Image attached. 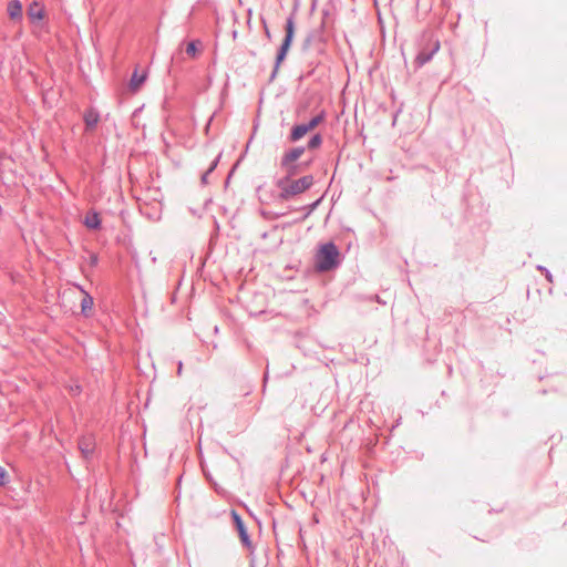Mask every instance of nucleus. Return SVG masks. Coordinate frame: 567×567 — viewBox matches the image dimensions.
Instances as JSON below:
<instances>
[{"instance_id": "obj_1", "label": "nucleus", "mask_w": 567, "mask_h": 567, "mask_svg": "<svg viewBox=\"0 0 567 567\" xmlns=\"http://www.w3.org/2000/svg\"><path fill=\"white\" fill-rule=\"evenodd\" d=\"M313 185V176L305 175L298 179H289V177H281L277 181L276 186L279 188V198L289 200L293 196L302 194Z\"/></svg>"}, {"instance_id": "obj_2", "label": "nucleus", "mask_w": 567, "mask_h": 567, "mask_svg": "<svg viewBox=\"0 0 567 567\" xmlns=\"http://www.w3.org/2000/svg\"><path fill=\"white\" fill-rule=\"evenodd\" d=\"M340 265V252L334 243L329 241L320 246L315 256V267L324 272L336 269Z\"/></svg>"}, {"instance_id": "obj_3", "label": "nucleus", "mask_w": 567, "mask_h": 567, "mask_svg": "<svg viewBox=\"0 0 567 567\" xmlns=\"http://www.w3.org/2000/svg\"><path fill=\"white\" fill-rule=\"evenodd\" d=\"M293 37H295V21H293V17L290 16L286 21L285 38H284L282 43L279 47L277 55H276L274 70L271 72L270 79H269L270 82L276 79V76L278 74V70L280 68V64L285 61L287 53L292 44Z\"/></svg>"}, {"instance_id": "obj_4", "label": "nucleus", "mask_w": 567, "mask_h": 567, "mask_svg": "<svg viewBox=\"0 0 567 567\" xmlns=\"http://www.w3.org/2000/svg\"><path fill=\"white\" fill-rule=\"evenodd\" d=\"M439 49L440 42L437 40H433L431 37L424 35L421 42V48L414 59V65L416 68H422L432 60Z\"/></svg>"}, {"instance_id": "obj_5", "label": "nucleus", "mask_w": 567, "mask_h": 567, "mask_svg": "<svg viewBox=\"0 0 567 567\" xmlns=\"http://www.w3.org/2000/svg\"><path fill=\"white\" fill-rule=\"evenodd\" d=\"M231 517L243 546L247 549H252V543L241 516L236 511H233Z\"/></svg>"}, {"instance_id": "obj_6", "label": "nucleus", "mask_w": 567, "mask_h": 567, "mask_svg": "<svg viewBox=\"0 0 567 567\" xmlns=\"http://www.w3.org/2000/svg\"><path fill=\"white\" fill-rule=\"evenodd\" d=\"M79 450L84 460L89 461L92 458L95 450V439L92 434L83 435L79 439Z\"/></svg>"}, {"instance_id": "obj_7", "label": "nucleus", "mask_w": 567, "mask_h": 567, "mask_svg": "<svg viewBox=\"0 0 567 567\" xmlns=\"http://www.w3.org/2000/svg\"><path fill=\"white\" fill-rule=\"evenodd\" d=\"M27 16L30 23L35 25L43 20L45 16L44 7L38 1H32L27 9Z\"/></svg>"}, {"instance_id": "obj_8", "label": "nucleus", "mask_w": 567, "mask_h": 567, "mask_svg": "<svg viewBox=\"0 0 567 567\" xmlns=\"http://www.w3.org/2000/svg\"><path fill=\"white\" fill-rule=\"evenodd\" d=\"M86 131H93L100 122V113L96 109L90 107L83 114Z\"/></svg>"}, {"instance_id": "obj_9", "label": "nucleus", "mask_w": 567, "mask_h": 567, "mask_svg": "<svg viewBox=\"0 0 567 567\" xmlns=\"http://www.w3.org/2000/svg\"><path fill=\"white\" fill-rule=\"evenodd\" d=\"M305 150L306 148L303 146H298L287 151L281 157L280 166H286L288 164L296 163V161L299 159L301 155L305 153Z\"/></svg>"}, {"instance_id": "obj_10", "label": "nucleus", "mask_w": 567, "mask_h": 567, "mask_svg": "<svg viewBox=\"0 0 567 567\" xmlns=\"http://www.w3.org/2000/svg\"><path fill=\"white\" fill-rule=\"evenodd\" d=\"M83 224L86 228L96 230L101 228L100 214L95 210H89L84 217Z\"/></svg>"}, {"instance_id": "obj_11", "label": "nucleus", "mask_w": 567, "mask_h": 567, "mask_svg": "<svg viewBox=\"0 0 567 567\" xmlns=\"http://www.w3.org/2000/svg\"><path fill=\"white\" fill-rule=\"evenodd\" d=\"M8 16L13 21H21L23 18L22 14V4L19 0H12L8 3Z\"/></svg>"}, {"instance_id": "obj_12", "label": "nucleus", "mask_w": 567, "mask_h": 567, "mask_svg": "<svg viewBox=\"0 0 567 567\" xmlns=\"http://www.w3.org/2000/svg\"><path fill=\"white\" fill-rule=\"evenodd\" d=\"M81 291L83 292V298L81 300V312L84 317L89 318L92 316L94 300L89 292L83 289H81Z\"/></svg>"}, {"instance_id": "obj_13", "label": "nucleus", "mask_w": 567, "mask_h": 567, "mask_svg": "<svg viewBox=\"0 0 567 567\" xmlns=\"http://www.w3.org/2000/svg\"><path fill=\"white\" fill-rule=\"evenodd\" d=\"M308 132H310V131L308 130V126L306 123L297 124L291 128L289 140L291 142H297L300 138H302Z\"/></svg>"}, {"instance_id": "obj_14", "label": "nucleus", "mask_w": 567, "mask_h": 567, "mask_svg": "<svg viewBox=\"0 0 567 567\" xmlns=\"http://www.w3.org/2000/svg\"><path fill=\"white\" fill-rule=\"evenodd\" d=\"M145 80H146V74H144V73L138 74L137 70H135L130 80L131 91L136 92L141 87V85L145 82Z\"/></svg>"}, {"instance_id": "obj_15", "label": "nucleus", "mask_w": 567, "mask_h": 567, "mask_svg": "<svg viewBox=\"0 0 567 567\" xmlns=\"http://www.w3.org/2000/svg\"><path fill=\"white\" fill-rule=\"evenodd\" d=\"M326 118V112L321 110L318 114H316L310 121H308L306 124L308 126L309 131H312L316 128L320 123H322Z\"/></svg>"}, {"instance_id": "obj_16", "label": "nucleus", "mask_w": 567, "mask_h": 567, "mask_svg": "<svg viewBox=\"0 0 567 567\" xmlns=\"http://www.w3.org/2000/svg\"><path fill=\"white\" fill-rule=\"evenodd\" d=\"M281 168L286 172L285 177H289V179H292V177L299 173V165L296 163L281 166Z\"/></svg>"}, {"instance_id": "obj_17", "label": "nucleus", "mask_w": 567, "mask_h": 567, "mask_svg": "<svg viewBox=\"0 0 567 567\" xmlns=\"http://www.w3.org/2000/svg\"><path fill=\"white\" fill-rule=\"evenodd\" d=\"M219 157H220V155H218V156H217V157L212 162V164H210V166L208 167V169H207V171L202 175L200 181H202V184H203V185L208 184V175H209L210 173H213V171L217 167V165H218V161H219Z\"/></svg>"}, {"instance_id": "obj_18", "label": "nucleus", "mask_w": 567, "mask_h": 567, "mask_svg": "<svg viewBox=\"0 0 567 567\" xmlns=\"http://www.w3.org/2000/svg\"><path fill=\"white\" fill-rule=\"evenodd\" d=\"M321 144H322V136H321V134L317 133L313 136H311V138L308 142L307 147L309 150H316V148L320 147Z\"/></svg>"}, {"instance_id": "obj_19", "label": "nucleus", "mask_w": 567, "mask_h": 567, "mask_svg": "<svg viewBox=\"0 0 567 567\" xmlns=\"http://www.w3.org/2000/svg\"><path fill=\"white\" fill-rule=\"evenodd\" d=\"M320 202H321V198L317 199L316 202H313L307 206H302L300 208V210H305V215L302 216V219L308 218L311 215V213L318 207Z\"/></svg>"}, {"instance_id": "obj_20", "label": "nucleus", "mask_w": 567, "mask_h": 567, "mask_svg": "<svg viewBox=\"0 0 567 567\" xmlns=\"http://www.w3.org/2000/svg\"><path fill=\"white\" fill-rule=\"evenodd\" d=\"M186 53L188 55H192V56H195L196 53H197V45H196V41H190L187 47H186Z\"/></svg>"}, {"instance_id": "obj_21", "label": "nucleus", "mask_w": 567, "mask_h": 567, "mask_svg": "<svg viewBox=\"0 0 567 567\" xmlns=\"http://www.w3.org/2000/svg\"><path fill=\"white\" fill-rule=\"evenodd\" d=\"M8 483V473L4 467L0 466V486H4Z\"/></svg>"}, {"instance_id": "obj_22", "label": "nucleus", "mask_w": 567, "mask_h": 567, "mask_svg": "<svg viewBox=\"0 0 567 567\" xmlns=\"http://www.w3.org/2000/svg\"><path fill=\"white\" fill-rule=\"evenodd\" d=\"M537 269L545 275V277H546V279L548 281H550V282L553 281V276H551L550 271L546 267L538 266Z\"/></svg>"}, {"instance_id": "obj_23", "label": "nucleus", "mask_w": 567, "mask_h": 567, "mask_svg": "<svg viewBox=\"0 0 567 567\" xmlns=\"http://www.w3.org/2000/svg\"><path fill=\"white\" fill-rule=\"evenodd\" d=\"M91 264L92 265H96L97 264V256L94 255V256L91 257Z\"/></svg>"}, {"instance_id": "obj_24", "label": "nucleus", "mask_w": 567, "mask_h": 567, "mask_svg": "<svg viewBox=\"0 0 567 567\" xmlns=\"http://www.w3.org/2000/svg\"><path fill=\"white\" fill-rule=\"evenodd\" d=\"M182 369H183V363L182 361L178 362V369H177V374L181 375L182 373Z\"/></svg>"}, {"instance_id": "obj_25", "label": "nucleus", "mask_w": 567, "mask_h": 567, "mask_svg": "<svg viewBox=\"0 0 567 567\" xmlns=\"http://www.w3.org/2000/svg\"><path fill=\"white\" fill-rule=\"evenodd\" d=\"M212 121H213V116L209 117V121H208V123H207V125L205 127L206 132H208Z\"/></svg>"}, {"instance_id": "obj_26", "label": "nucleus", "mask_w": 567, "mask_h": 567, "mask_svg": "<svg viewBox=\"0 0 567 567\" xmlns=\"http://www.w3.org/2000/svg\"><path fill=\"white\" fill-rule=\"evenodd\" d=\"M2 158V155L0 154V159Z\"/></svg>"}]
</instances>
